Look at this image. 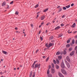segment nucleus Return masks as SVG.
Listing matches in <instances>:
<instances>
[{"mask_svg": "<svg viewBox=\"0 0 77 77\" xmlns=\"http://www.w3.org/2000/svg\"><path fill=\"white\" fill-rule=\"evenodd\" d=\"M54 45V44H53V43H50L49 44V45H48V44L47 43L45 45V46H46V47H47L48 48H49L50 47H51V46H52V45Z\"/></svg>", "mask_w": 77, "mask_h": 77, "instance_id": "f257e3e1", "label": "nucleus"}, {"mask_svg": "<svg viewBox=\"0 0 77 77\" xmlns=\"http://www.w3.org/2000/svg\"><path fill=\"white\" fill-rule=\"evenodd\" d=\"M61 71L63 74H64V75H66V74H67V73L65 70H63V69H61Z\"/></svg>", "mask_w": 77, "mask_h": 77, "instance_id": "f03ea898", "label": "nucleus"}, {"mask_svg": "<svg viewBox=\"0 0 77 77\" xmlns=\"http://www.w3.org/2000/svg\"><path fill=\"white\" fill-rule=\"evenodd\" d=\"M40 64H35V68H40Z\"/></svg>", "mask_w": 77, "mask_h": 77, "instance_id": "7ed1b4c3", "label": "nucleus"}, {"mask_svg": "<svg viewBox=\"0 0 77 77\" xmlns=\"http://www.w3.org/2000/svg\"><path fill=\"white\" fill-rule=\"evenodd\" d=\"M61 66L62 68H65V64L63 61L61 63Z\"/></svg>", "mask_w": 77, "mask_h": 77, "instance_id": "20e7f679", "label": "nucleus"}, {"mask_svg": "<svg viewBox=\"0 0 77 77\" xmlns=\"http://www.w3.org/2000/svg\"><path fill=\"white\" fill-rule=\"evenodd\" d=\"M57 8H58L59 9L58 10V12H60L61 11H62V8H60V6H58Z\"/></svg>", "mask_w": 77, "mask_h": 77, "instance_id": "39448f33", "label": "nucleus"}, {"mask_svg": "<svg viewBox=\"0 0 77 77\" xmlns=\"http://www.w3.org/2000/svg\"><path fill=\"white\" fill-rule=\"evenodd\" d=\"M58 75L60 77H64V76L60 72L59 73Z\"/></svg>", "mask_w": 77, "mask_h": 77, "instance_id": "423d86ee", "label": "nucleus"}, {"mask_svg": "<svg viewBox=\"0 0 77 77\" xmlns=\"http://www.w3.org/2000/svg\"><path fill=\"white\" fill-rule=\"evenodd\" d=\"M51 72L52 74H54L55 72V69H51Z\"/></svg>", "mask_w": 77, "mask_h": 77, "instance_id": "0eeeda50", "label": "nucleus"}, {"mask_svg": "<svg viewBox=\"0 0 77 77\" xmlns=\"http://www.w3.org/2000/svg\"><path fill=\"white\" fill-rule=\"evenodd\" d=\"M66 62L67 67H68V68H69V67H70V65H69V63L66 61Z\"/></svg>", "mask_w": 77, "mask_h": 77, "instance_id": "6e6552de", "label": "nucleus"}, {"mask_svg": "<svg viewBox=\"0 0 77 77\" xmlns=\"http://www.w3.org/2000/svg\"><path fill=\"white\" fill-rule=\"evenodd\" d=\"M66 59L69 62H70V59H69V56H67L66 57Z\"/></svg>", "mask_w": 77, "mask_h": 77, "instance_id": "1a4fd4ad", "label": "nucleus"}, {"mask_svg": "<svg viewBox=\"0 0 77 77\" xmlns=\"http://www.w3.org/2000/svg\"><path fill=\"white\" fill-rule=\"evenodd\" d=\"M35 63H36V61H34V63L32 65V68H35Z\"/></svg>", "mask_w": 77, "mask_h": 77, "instance_id": "9d476101", "label": "nucleus"}, {"mask_svg": "<svg viewBox=\"0 0 77 77\" xmlns=\"http://www.w3.org/2000/svg\"><path fill=\"white\" fill-rule=\"evenodd\" d=\"M55 68L57 69H58L59 68V66L58 65L56 64L55 65Z\"/></svg>", "mask_w": 77, "mask_h": 77, "instance_id": "9b49d317", "label": "nucleus"}, {"mask_svg": "<svg viewBox=\"0 0 77 77\" xmlns=\"http://www.w3.org/2000/svg\"><path fill=\"white\" fill-rule=\"evenodd\" d=\"M45 18V16H43L41 17V20H43Z\"/></svg>", "mask_w": 77, "mask_h": 77, "instance_id": "f8f14e48", "label": "nucleus"}, {"mask_svg": "<svg viewBox=\"0 0 77 77\" xmlns=\"http://www.w3.org/2000/svg\"><path fill=\"white\" fill-rule=\"evenodd\" d=\"M59 54H62V52L61 54L60 52H57L56 53V55H59Z\"/></svg>", "mask_w": 77, "mask_h": 77, "instance_id": "ddd939ff", "label": "nucleus"}, {"mask_svg": "<svg viewBox=\"0 0 77 77\" xmlns=\"http://www.w3.org/2000/svg\"><path fill=\"white\" fill-rule=\"evenodd\" d=\"M74 54V51H72L70 54V56H73Z\"/></svg>", "mask_w": 77, "mask_h": 77, "instance_id": "4468645a", "label": "nucleus"}, {"mask_svg": "<svg viewBox=\"0 0 77 77\" xmlns=\"http://www.w3.org/2000/svg\"><path fill=\"white\" fill-rule=\"evenodd\" d=\"M59 29H60V26H58L55 28V30H58Z\"/></svg>", "mask_w": 77, "mask_h": 77, "instance_id": "2eb2a0df", "label": "nucleus"}, {"mask_svg": "<svg viewBox=\"0 0 77 77\" xmlns=\"http://www.w3.org/2000/svg\"><path fill=\"white\" fill-rule=\"evenodd\" d=\"M5 5H6V2H3L2 5V6H5Z\"/></svg>", "mask_w": 77, "mask_h": 77, "instance_id": "dca6fc26", "label": "nucleus"}, {"mask_svg": "<svg viewBox=\"0 0 77 77\" xmlns=\"http://www.w3.org/2000/svg\"><path fill=\"white\" fill-rule=\"evenodd\" d=\"M66 47L67 48H69L70 47V44H68L66 45Z\"/></svg>", "mask_w": 77, "mask_h": 77, "instance_id": "f3484780", "label": "nucleus"}, {"mask_svg": "<svg viewBox=\"0 0 77 77\" xmlns=\"http://www.w3.org/2000/svg\"><path fill=\"white\" fill-rule=\"evenodd\" d=\"M32 76V71H31L29 74V77H31Z\"/></svg>", "mask_w": 77, "mask_h": 77, "instance_id": "a211bd4d", "label": "nucleus"}, {"mask_svg": "<svg viewBox=\"0 0 77 77\" xmlns=\"http://www.w3.org/2000/svg\"><path fill=\"white\" fill-rule=\"evenodd\" d=\"M72 27L73 28H74V27H75V23H74L73 24V25L72 26Z\"/></svg>", "mask_w": 77, "mask_h": 77, "instance_id": "6ab92c4d", "label": "nucleus"}, {"mask_svg": "<svg viewBox=\"0 0 77 77\" xmlns=\"http://www.w3.org/2000/svg\"><path fill=\"white\" fill-rule=\"evenodd\" d=\"M72 43L73 44H74L75 43V40H74V39H73L72 40Z\"/></svg>", "mask_w": 77, "mask_h": 77, "instance_id": "aec40b11", "label": "nucleus"}, {"mask_svg": "<svg viewBox=\"0 0 77 77\" xmlns=\"http://www.w3.org/2000/svg\"><path fill=\"white\" fill-rule=\"evenodd\" d=\"M69 51H72V47L69 48Z\"/></svg>", "mask_w": 77, "mask_h": 77, "instance_id": "412c9836", "label": "nucleus"}, {"mask_svg": "<svg viewBox=\"0 0 77 77\" xmlns=\"http://www.w3.org/2000/svg\"><path fill=\"white\" fill-rule=\"evenodd\" d=\"M51 65L52 68H54V64L53 63H52Z\"/></svg>", "mask_w": 77, "mask_h": 77, "instance_id": "4be33fe9", "label": "nucleus"}, {"mask_svg": "<svg viewBox=\"0 0 77 77\" xmlns=\"http://www.w3.org/2000/svg\"><path fill=\"white\" fill-rule=\"evenodd\" d=\"M58 59H59L60 60L62 59V56H58Z\"/></svg>", "mask_w": 77, "mask_h": 77, "instance_id": "5701e85b", "label": "nucleus"}, {"mask_svg": "<svg viewBox=\"0 0 77 77\" xmlns=\"http://www.w3.org/2000/svg\"><path fill=\"white\" fill-rule=\"evenodd\" d=\"M38 6H39V5L37 4L35 6V8H38Z\"/></svg>", "mask_w": 77, "mask_h": 77, "instance_id": "b1692460", "label": "nucleus"}, {"mask_svg": "<svg viewBox=\"0 0 77 77\" xmlns=\"http://www.w3.org/2000/svg\"><path fill=\"white\" fill-rule=\"evenodd\" d=\"M48 8H47V9H45L44 11V12H46V11H48Z\"/></svg>", "mask_w": 77, "mask_h": 77, "instance_id": "393cba45", "label": "nucleus"}, {"mask_svg": "<svg viewBox=\"0 0 77 77\" xmlns=\"http://www.w3.org/2000/svg\"><path fill=\"white\" fill-rule=\"evenodd\" d=\"M2 53L4 54H7V52H6V51H2Z\"/></svg>", "mask_w": 77, "mask_h": 77, "instance_id": "a878e982", "label": "nucleus"}, {"mask_svg": "<svg viewBox=\"0 0 77 77\" xmlns=\"http://www.w3.org/2000/svg\"><path fill=\"white\" fill-rule=\"evenodd\" d=\"M35 72H34L33 73V75H32V77H35Z\"/></svg>", "mask_w": 77, "mask_h": 77, "instance_id": "bb28decb", "label": "nucleus"}, {"mask_svg": "<svg viewBox=\"0 0 77 77\" xmlns=\"http://www.w3.org/2000/svg\"><path fill=\"white\" fill-rule=\"evenodd\" d=\"M56 61L57 62V63L58 64H59V60L57 59L56 60Z\"/></svg>", "mask_w": 77, "mask_h": 77, "instance_id": "cd10ccee", "label": "nucleus"}, {"mask_svg": "<svg viewBox=\"0 0 77 77\" xmlns=\"http://www.w3.org/2000/svg\"><path fill=\"white\" fill-rule=\"evenodd\" d=\"M49 73H50V70L48 69L47 71V74H49Z\"/></svg>", "mask_w": 77, "mask_h": 77, "instance_id": "c85d7f7f", "label": "nucleus"}, {"mask_svg": "<svg viewBox=\"0 0 77 77\" xmlns=\"http://www.w3.org/2000/svg\"><path fill=\"white\" fill-rule=\"evenodd\" d=\"M69 7H70V5H69L66 6V8H69Z\"/></svg>", "mask_w": 77, "mask_h": 77, "instance_id": "c756f323", "label": "nucleus"}, {"mask_svg": "<svg viewBox=\"0 0 77 77\" xmlns=\"http://www.w3.org/2000/svg\"><path fill=\"white\" fill-rule=\"evenodd\" d=\"M63 53L64 54H66V51H64L63 52Z\"/></svg>", "mask_w": 77, "mask_h": 77, "instance_id": "7c9ffc66", "label": "nucleus"}, {"mask_svg": "<svg viewBox=\"0 0 77 77\" xmlns=\"http://www.w3.org/2000/svg\"><path fill=\"white\" fill-rule=\"evenodd\" d=\"M53 62L54 64H56V60H54Z\"/></svg>", "mask_w": 77, "mask_h": 77, "instance_id": "2f4dec72", "label": "nucleus"}, {"mask_svg": "<svg viewBox=\"0 0 77 77\" xmlns=\"http://www.w3.org/2000/svg\"><path fill=\"white\" fill-rule=\"evenodd\" d=\"M40 40H41V41H42V40H43V38H42V37H40Z\"/></svg>", "mask_w": 77, "mask_h": 77, "instance_id": "473e14b6", "label": "nucleus"}, {"mask_svg": "<svg viewBox=\"0 0 77 77\" xmlns=\"http://www.w3.org/2000/svg\"><path fill=\"white\" fill-rule=\"evenodd\" d=\"M61 36H62V34H60L59 35V38L61 37Z\"/></svg>", "mask_w": 77, "mask_h": 77, "instance_id": "72a5a7b5", "label": "nucleus"}, {"mask_svg": "<svg viewBox=\"0 0 77 77\" xmlns=\"http://www.w3.org/2000/svg\"><path fill=\"white\" fill-rule=\"evenodd\" d=\"M38 51H39V50L37 49V50H36L35 54H36V53H38Z\"/></svg>", "mask_w": 77, "mask_h": 77, "instance_id": "f704fd0d", "label": "nucleus"}, {"mask_svg": "<svg viewBox=\"0 0 77 77\" xmlns=\"http://www.w3.org/2000/svg\"><path fill=\"white\" fill-rule=\"evenodd\" d=\"M70 42V40H68L67 41V43H69Z\"/></svg>", "mask_w": 77, "mask_h": 77, "instance_id": "c9c22d12", "label": "nucleus"}, {"mask_svg": "<svg viewBox=\"0 0 77 77\" xmlns=\"http://www.w3.org/2000/svg\"><path fill=\"white\" fill-rule=\"evenodd\" d=\"M63 10H66V8L65 7H63Z\"/></svg>", "mask_w": 77, "mask_h": 77, "instance_id": "e433bc0d", "label": "nucleus"}, {"mask_svg": "<svg viewBox=\"0 0 77 77\" xmlns=\"http://www.w3.org/2000/svg\"><path fill=\"white\" fill-rule=\"evenodd\" d=\"M49 77H52V75L50 74L49 75Z\"/></svg>", "mask_w": 77, "mask_h": 77, "instance_id": "4c0bfd02", "label": "nucleus"}, {"mask_svg": "<svg viewBox=\"0 0 77 77\" xmlns=\"http://www.w3.org/2000/svg\"><path fill=\"white\" fill-rule=\"evenodd\" d=\"M48 59H49V57H48L46 59V62H47V61L48 60Z\"/></svg>", "mask_w": 77, "mask_h": 77, "instance_id": "58836bf2", "label": "nucleus"}, {"mask_svg": "<svg viewBox=\"0 0 77 77\" xmlns=\"http://www.w3.org/2000/svg\"><path fill=\"white\" fill-rule=\"evenodd\" d=\"M50 24V23L48 22L46 24V26H48Z\"/></svg>", "mask_w": 77, "mask_h": 77, "instance_id": "ea45409f", "label": "nucleus"}, {"mask_svg": "<svg viewBox=\"0 0 77 77\" xmlns=\"http://www.w3.org/2000/svg\"><path fill=\"white\" fill-rule=\"evenodd\" d=\"M61 26H62V27H63V26H64V24H63L62 23L61 24Z\"/></svg>", "mask_w": 77, "mask_h": 77, "instance_id": "a19ab883", "label": "nucleus"}, {"mask_svg": "<svg viewBox=\"0 0 77 77\" xmlns=\"http://www.w3.org/2000/svg\"><path fill=\"white\" fill-rule=\"evenodd\" d=\"M48 68H49V69H50V68H51V65H50L48 66Z\"/></svg>", "mask_w": 77, "mask_h": 77, "instance_id": "79ce46f5", "label": "nucleus"}, {"mask_svg": "<svg viewBox=\"0 0 77 77\" xmlns=\"http://www.w3.org/2000/svg\"><path fill=\"white\" fill-rule=\"evenodd\" d=\"M50 38H51V39H53V36H51V37Z\"/></svg>", "mask_w": 77, "mask_h": 77, "instance_id": "37998d69", "label": "nucleus"}, {"mask_svg": "<svg viewBox=\"0 0 77 77\" xmlns=\"http://www.w3.org/2000/svg\"><path fill=\"white\" fill-rule=\"evenodd\" d=\"M13 3H14V2L13 1H12L10 3V4L11 5L12 4H13Z\"/></svg>", "mask_w": 77, "mask_h": 77, "instance_id": "c03bdc74", "label": "nucleus"}, {"mask_svg": "<svg viewBox=\"0 0 77 77\" xmlns=\"http://www.w3.org/2000/svg\"><path fill=\"white\" fill-rule=\"evenodd\" d=\"M77 49V46L75 47V50H76Z\"/></svg>", "mask_w": 77, "mask_h": 77, "instance_id": "a18cd8bd", "label": "nucleus"}, {"mask_svg": "<svg viewBox=\"0 0 77 77\" xmlns=\"http://www.w3.org/2000/svg\"><path fill=\"white\" fill-rule=\"evenodd\" d=\"M15 14L16 15H18V13L17 12H16L15 13Z\"/></svg>", "mask_w": 77, "mask_h": 77, "instance_id": "49530a36", "label": "nucleus"}, {"mask_svg": "<svg viewBox=\"0 0 77 77\" xmlns=\"http://www.w3.org/2000/svg\"><path fill=\"white\" fill-rule=\"evenodd\" d=\"M74 6V4L73 3H72V4L71 5V6Z\"/></svg>", "mask_w": 77, "mask_h": 77, "instance_id": "de8ad7c7", "label": "nucleus"}, {"mask_svg": "<svg viewBox=\"0 0 77 77\" xmlns=\"http://www.w3.org/2000/svg\"><path fill=\"white\" fill-rule=\"evenodd\" d=\"M44 24V22H42L41 23V25H43Z\"/></svg>", "mask_w": 77, "mask_h": 77, "instance_id": "09e8293b", "label": "nucleus"}, {"mask_svg": "<svg viewBox=\"0 0 77 77\" xmlns=\"http://www.w3.org/2000/svg\"><path fill=\"white\" fill-rule=\"evenodd\" d=\"M65 15H63V16H62V18H64V17H65Z\"/></svg>", "mask_w": 77, "mask_h": 77, "instance_id": "8fccbe9b", "label": "nucleus"}, {"mask_svg": "<svg viewBox=\"0 0 77 77\" xmlns=\"http://www.w3.org/2000/svg\"><path fill=\"white\" fill-rule=\"evenodd\" d=\"M39 17V15H38V14H37V17L36 18H38V17Z\"/></svg>", "mask_w": 77, "mask_h": 77, "instance_id": "3c124183", "label": "nucleus"}, {"mask_svg": "<svg viewBox=\"0 0 77 77\" xmlns=\"http://www.w3.org/2000/svg\"><path fill=\"white\" fill-rule=\"evenodd\" d=\"M75 44H77V40L75 41Z\"/></svg>", "mask_w": 77, "mask_h": 77, "instance_id": "603ef678", "label": "nucleus"}, {"mask_svg": "<svg viewBox=\"0 0 77 77\" xmlns=\"http://www.w3.org/2000/svg\"><path fill=\"white\" fill-rule=\"evenodd\" d=\"M32 27H33V24H31V25Z\"/></svg>", "mask_w": 77, "mask_h": 77, "instance_id": "864d4df0", "label": "nucleus"}, {"mask_svg": "<svg viewBox=\"0 0 77 77\" xmlns=\"http://www.w3.org/2000/svg\"><path fill=\"white\" fill-rule=\"evenodd\" d=\"M16 33H18V32L16 31Z\"/></svg>", "mask_w": 77, "mask_h": 77, "instance_id": "5fc2aeb1", "label": "nucleus"}, {"mask_svg": "<svg viewBox=\"0 0 77 77\" xmlns=\"http://www.w3.org/2000/svg\"><path fill=\"white\" fill-rule=\"evenodd\" d=\"M39 13H40V12H38V13H37V14H38L39 15Z\"/></svg>", "mask_w": 77, "mask_h": 77, "instance_id": "6e6d98bb", "label": "nucleus"}, {"mask_svg": "<svg viewBox=\"0 0 77 77\" xmlns=\"http://www.w3.org/2000/svg\"><path fill=\"white\" fill-rule=\"evenodd\" d=\"M48 32V30H46V33H47Z\"/></svg>", "mask_w": 77, "mask_h": 77, "instance_id": "4d7b16f0", "label": "nucleus"}, {"mask_svg": "<svg viewBox=\"0 0 77 77\" xmlns=\"http://www.w3.org/2000/svg\"><path fill=\"white\" fill-rule=\"evenodd\" d=\"M15 30H18V28H15Z\"/></svg>", "mask_w": 77, "mask_h": 77, "instance_id": "13d9d810", "label": "nucleus"}, {"mask_svg": "<svg viewBox=\"0 0 77 77\" xmlns=\"http://www.w3.org/2000/svg\"><path fill=\"white\" fill-rule=\"evenodd\" d=\"M0 74L1 75H2L3 74V73L2 72H1Z\"/></svg>", "mask_w": 77, "mask_h": 77, "instance_id": "bf43d9fd", "label": "nucleus"}, {"mask_svg": "<svg viewBox=\"0 0 77 77\" xmlns=\"http://www.w3.org/2000/svg\"><path fill=\"white\" fill-rule=\"evenodd\" d=\"M68 32L69 33H72V32H68Z\"/></svg>", "mask_w": 77, "mask_h": 77, "instance_id": "052dcab7", "label": "nucleus"}, {"mask_svg": "<svg viewBox=\"0 0 77 77\" xmlns=\"http://www.w3.org/2000/svg\"><path fill=\"white\" fill-rule=\"evenodd\" d=\"M7 9L9 8V6H7Z\"/></svg>", "mask_w": 77, "mask_h": 77, "instance_id": "680f3d73", "label": "nucleus"}, {"mask_svg": "<svg viewBox=\"0 0 77 77\" xmlns=\"http://www.w3.org/2000/svg\"><path fill=\"white\" fill-rule=\"evenodd\" d=\"M54 22H55V21L53 20V23H54Z\"/></svg>", "mask_w": 77, "mask_h": 77, "instance_id": "e2e57ef3", "label": "nucleus"}, {"mask_svg": "<svg viewBox=\"0 0 77 77\" xmlns=\"http://www.w3.org/2000/svg\"><path fill=\"white\" fill-rule=\"evenodd\" d=\"M40 33H41V32L40 31H39L38 34H40Z\"/></svg>", "mask_w": 77, "mask_h": 77, "instance_id": "0e129e2a", "label": "nucleus"}, {"mask_svg": "<svg viewBox=\"0 0 77 77\" xmlns=\"http://www.w3.org/2000/svg\"><path fill=\"white\" fill-rule=\"evenodd\" d=\"M14 70H16V68H14Z\"/></svg>", "mask_w": 77, "mask_h": 77, "instance_id": "69168bd1", "label": "nucleus"}, {"mask_svg": "<svg viewBox=\"0 0 77 77\" xmlns=\"http://www.w3.org/2000/svg\"><path fill=\"white\" fill-rule=\"evenodd\" d=\"M20 69V68L18 67L17 69Z\"/></svg>", "mask_w": 77, "mask_h": 77, "instance_id": "338daca9", "label": "nucleus"}, {"mask_svg": "<svg viewBox=\"0 0 77 77\" xmlns=\"http://www.w3.org/2000/svg\"><path fill=\"white\" fill-rule=\"evenodd\" d=\"M41 25H40V26H39V27H41L42 26H41Z\"/></svg>", "mask_w": 77, "mask_h": 77, "instance_id": "774afa93", "label": "nucleus"}]
</instances>
